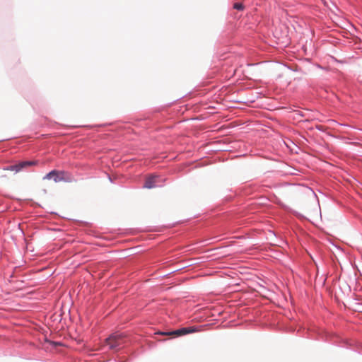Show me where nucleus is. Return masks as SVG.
<instances>
[{
  "label": "nucleus",
  "instance_id": "1",
  "mask_svg": "<svg viewBox=\"0 0 362 362\" xmlns=\"http://www.w3.org/2000/svg\"><path fill=\"white\" fill-rule=\"evenodd\" d=\"M127 342V338L123 333L116 332L105 339V344L112 350L118 351Z\"/></svg>",
  "mask_w": 362,
  "mask_h": 362
},
{
  "label": "nucleus",
  "instance_id": "2",
  "mask_svg": "<svg viewBox=\"0 0 362 362\" xmlns=\"http://www.w3.org/2000/svg\"><path fill=\"white\" fill-rule=\"evenodd\" d=\"M44 180H53L55 182H59L62 181H68L69 177L68 174L64 171L52 170L47 173L44 177Z\"/></svg>",
  "mask_w": 362,
  "mask_h": 362
},
{
  "label": "nucleus",
  "instance_id": "3",
  "mask_svg": "<svg viewBox=\"0 0 362 362\" xmlns=\"http://www.w3.org/2000/svg\"><path fill=\"white\" fill-rule=\"evenodd\" d=\"M34 161H22L19 163L8 166L6 170L18 173L24 168L35 165Z\"/></svg>",
  "mask_w": 362,
  "mask_h": 362
},
{
  "label": "nucleus",
  "instance_id": "4",
  "mask_svg": "<svg viewBox=\"0 0 362 362\" xmlns=\"http://www.w3.org/2000/svg\"><path fill=\"white\" fill-rule=\"evenodd\" d=\"M195 332V329L192 327H183L173 332H159V334L165 336L179 337Z\"/></svg>",
  "mask_w": 362,
  "mask_h": 362
},
{
  "label": "nucleus",
  "instance_id": "5",
  "mask_svg": "<svg viewBox=\"0 0 362 362\" xmlns=\"http://www.w3.org/2000/svg\"><path fill=\"white\" fill-rule=\"evenodd\" d=\"M156 177L151 175L148 177L144 182V187L151 189L156 186Z\"/></svg>",
  "mask_w": 362,
  "mask_h": 362
},
{
  "label": "nucleus",
  "instance_id": "6",
  "mask_svg": "<svg viewBox=\"0 0 362 362\" xmlns=\"http://www.w3.org/2000/svg\"><path fill=\"white\" fill-rule=\"evenodd\" d=\"M233 8L237 10H243L244 6L241 3H235L233 5Z\"/></svg>",
  "mask_w": 362,
  "mask_h": 362
},
{
  "label": "nucleus",
  "instance_id": "7",
  "mask_svg": "<svg viewBox=\"0 0 362 362\" xmlns=\"http://www.w3.org/2000/svg\"><path fill=\"white\" fill-rule=\"evenodd\" d=\"M46 341H47V343H49V344H52V345H54V346L61 345V343H59V342H54V341H48V340H47Z\"/></svg>",
  "mask_w": 362,
  "mask_h": 362
}]
</instances>
